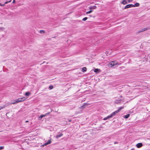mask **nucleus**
Wrapping results in <instances>:
<instances>
[{
  "label": "nucleus",
  "mask_w": 150,
  "mask_h": 150,
  "mask_svg": "<svg viewBox=\"0 0 150 150\" xmlns=\"http://www.w3.org/2000/svg\"><path fill=\"white\" fill-rule=\"evenodd\" d=\"M121 64L120 63H118L116 61H112L110 62L108 66L109 67H112L117 65H120Z\"/></svg>",
  "instance_id": "nucleus-1"
},
{
  "label": "nucleus",
  "mask_w": 150,
  "mask_h": 150,
  "mask_svg": "<svg viewBox=\"0 0 150 150\" xmlns=\"http://www.w3.org/2000/svg\"><path fill=\"white\" fill-rule=\"evenodd\" d=\"M27 98L25 97H23L19 98L16 100V103H19L25 100Z\"/></svg>",
  "instance_id": "nucleus-2"
},
{
  "label": "nucleus",
  "mask_w": 150,
  "mask_h": 150,
  "mask_svg": "<svg viewBox=\"0 0 150 150\" xmlns=\"http://www.w3.org/2000/svg\"><path fill=\"white\" fill-rule=\"evenodd\" d=\"M51 143V140H49L45 143L44 144L42 145V146H46L49 144H50Z\"/></svg>",
  "instance_id": "nucleus-3"
},
{
  "label": "nucleus",
  "mask_w": 150,
  "mask_h": 150,
  "mask_svg": "<svg viewBox=\"0 0 150 150\" xmlns=\"http://www.w3.org/2000/svg\"><path fill=\"white\" fill-rule=\"evenodd\" d=\"M133 6V4H128L124 8V9H125L127 8H129L130 7H132Z\"/></svg>",
  "instance_id": "nucleus-4"
},
{
  "label": "nucleus",
  "mask_w": 150,
  "mask_h": 150,
  "mask_svg": "<svg viewBox=\"0 0 150 150\" xmlns=\"http://www.w3.org/2000/svg\"><path fill=\"white\" fill-rule=\"evenodd\" d=\"M118 112L117 110L112 112L111 115H110V116L111 118H112L113 116H115V115Z\"/></svg>",
  "instance_id": "nucleus-5"
},
{
  "label": "nucleus",
  "mask_w": 150,
  "mask_h": 150,
  "mask_svg": "<svg viewBox=\"0 0 150 150\" xmlns=\"http://www.w3.org/2000/svg\"><path fill=\"white\" fill-rule=\"evenodd\" d=\"M148 30V28H144L143 29H142L140 30L138 32V33H140L141 32L144 31H146V30Z\"/></svg>",
  "instance_id": "nucleus-6"
},
{
  "label": "nucleus",
  "mask_w": 150,
  "mask_h": 150,
  "mask_svg": "<svg viewBox=\"0 0 150 150\" xmlns=\"http://www.w3.org/2000/svg\"><path fill=\"white\" fill-rule=\"evenodd\" d=\"M142 146V143H139L137 144V145L136 146L138 148H140L141 146Z\"/></svg>",
  "instance_id": "nucleus-7"
},
{
  "label": "nucleus",
  "mask_w": 150,
  "mask_h": 150,
  "mask_svg": "<svg viewBox=\"0 0 150 150\" xmlns=\"http://www.w3.org/2000/svg\"><path fill=\"white\" fill-rule=\"evenodd\" d=\"M96 8V6H91L89 7V9L90 10L95 9Z\"/></svg>",
  "instance_id": "nucleus-8"
},
{
  "label": "nucleus",
  "mask_w": 150,
  "mask_h": 150,
  "mask_svg": "<svg viewBox=\"0 0 150 150\" xmlns=\"http://www.w3.org/2000/svg\"><path fill=\"white\" fill-rule=\"evenodd\" d=\"M63 134L62 133H61L60 134L57 135L56 136V138L57 139H58V138L61 137L62 136Z\"/></svg>",
  "instance_id": "nucleus-9"
},
{
  "label": "nucleus",
  "mask_w": 150,
  "mask_h": 150,
  "mask_svg": "<svg viewBox=\"0 0 150 150\" xmlns=\"http://www.w3.org/2000/svg\"><path fill=\"white\" fill-rule=\"evenodd\" d=\"M94 71L96 73H98L100 71V69H95Z\"/></svg>",
  "instance_id": "nucleus-10"
},
{
  "label": "nucleus",
  "mask_w": 150,
  "mask_h": 150,
  "mask_svg": "<svg viewBox=\"0 0 150 150\" xmlns=\"http://www.w3.org/2000/svg\"><path fill=\"white\" fill-rule=\"evenodd\" d=\"M139 6V4L138 3H136L135 4L133 5V7H138Z\"/></svg>",
  "instance_id": "nucleus-11"
},
{
  "label": "nucleus",
  "mask_w": 150,
  "mask_h": 150,
  "mask_svg": "<svg viewBox=\"0 0 150 150\" xmlns=\"http://www.w3.org/2000/svg\"><path fill=\"white\" fill-rule=\"evenodd\" d=\"M121 3L125 5L127 4V3L126 0H123Z\"/></svg>",
  "instance_id": "nucleus-12"
},
{
  "label": "nucleus",
  "mask_w": 150,
  "mask_h": 150,
  "mask_svg": "<svg viewBox=\"0 0 150 150\" xmlns=\"http://www.w3.org/2000/svg\"><path fill=\"white\" fill-rule=\"evenodd\" d=\"M111 117H110V115L108 116L107 117H105L103 118V120H107V119H109V118H111Z\"/></svg>",
  "instance_id": "nucleus-13"
},
{
  "label": "nucleus",
  "mask_w": 150,
  "mask_h": 150,
  "mask_svg": "<svg viewBox=\"0 0 150 150\" xmlns=\"http://www.w3.org/2000/svg\"><path fill=\"white\" fill-rule=\"evenodd\" d=\"M86 69H87L86 68V67H84L82 68V71L83 72H84L86 71Z\"/></svg>",
  "instance_id": "nucleus-14"
},
{
  "label": "nucleus",
  "mask_w": 150,
  "mask_h": 150,
  "mask_svg": "<svg viewBox=\"0 0 150 150\" xmlns=\"http://www.w3.org/2000/svg\"><path fill=\"white\" fill-rule=\"evenodd\" d=\"M129 114H128L126 115H124L123 117L125 118H127L129 117Z\"/></svg>",
  "instance_id": "nucleus-15"
},
{
  "label": "nucleus",
  "mask_w": 150,
  "mask_h": 150,
  "mask_svg": "<svg viewBox=\"0 0 150 150\" xmlns=\"http://www.w3.org/2000/svg\"><path fill=\"white\" fill-rule=\"evenodd\" d=\"M124 108L123 107H120L119 109L117 110V111L118 112H119L122 109H123Z\"/></svg>",
  "instance_id": "nucleus-16"
},
{
  "label": "nucleus",
  "mask_w": 150,
  "mask_h": 150,
  "mask_svg": "<svg viewBox=\"0 0 150 150\" xmlns=\"http://www.w3.org/2000/svg\"><path fill=\"white\" fill-rule=\"evenodd\" d=\"M30 94V93L29 92H27L25 93V96H29Z\"/></svg>",
  "instance_id": "nucleus-17"
},
{
  "label": "nucleus",
  "mask_w": 150,
  "mask_h": 150,
  "mask_svg": "<svg viewBox=\"0 0 150 150\" xmlns=\"http://www.w3.org/2000/svg\"><path fill=\"white\" fill-rule=\"evenodd\" d=\"M43 117V115H40L39 117V119L40 120H41Z\"/></svg>",
  "instance_id": "nucleus-18"
},
{
  "label": "nucleus",
  "mask_w": 150,
  "mask_h": 150,
  "mask_svg": "<svg viewBox=\"0 0 150 150\" xmlns=\"http://www.w3.org/2000/svg\"><path fill=\"white\" fill-rule=\"evenodd\" d=\"M11 0H9L8 1H6L5 3V4H7V3H8L9 2H10L11 1Z\"/></svg>",
  "instance_id": "nucleus-19"
},
{
  "label": "nucleus",
  "mask_w": 150,
  "mask_h": 150,
  "mask_svg": "<svg viewBox=\"0 0 150 150\" xmlns=\"http://www.w3.org/2000/svg\"><path fill=\"white\" fill-rule=\"evenodd\" d=\"M92 12V10H90L89 11L87 12H86V14H88V13H91Z\"/></svg>",
  "instance_id": "nucleus-20"
},
{
  "label": "nucleus",
  "mask_w": 150,
  "mask_h": 150,
  "mask_svg": "<svg viewBox=\"0 0 150 150\" xmlns=\"http://www.w3.org/2000/svg\"><path fill=\"white\" fill-rule=\"evenodd\" d=\"M5 107V106H0V110H1V109L4 108Z\"/></svg>",
  "instance_id": "nucleus-21"
},
{
  "label": "nucleus",
  "mask_w": 150,
  "mask_h": 150,
  "mask_svg": "<svg viewBox=\"0 0 150 150\" xmlns=\"http://www.w3.org/2000/svg\"><path fill=\"white\" fill-rule=\"evenodd\" d=\"M87 18H88L87 17H85V18H83V19L82 20L83 21H85L87 20Z\"/></svg>",
  "instance_id": "nucleus-22"
},
{
  "label": "nucleus",
  "mask_w": 150,
  "mask_h": 150,
  "mask_svg": "<svg viewBox=\"0 0 150 150\" xmlns=\"http://www.w3.org/2000/svg\"><path fill=\"white\" fill-rule=\"evenodd\" d=\"M50 112H48V113L45 114V115H43V117L46 116L47 115H49L50 114Z\"/></svg>",
  "instance_id": "nucleus-23"
},
{
  "label": "nucleus",
  "mask_w": 150,
  "mask_h": 150,
  "mask_svg": "<svg viewBox=\"0 0 150 150\" xmlns=\"http://www.w3.org/2000/svg\"><path fill=\"white\" fill-rule=\"evenodd\" d=\"M40 33H45V31H44V30H41L40 31Z\"/></svg>",
  "instance_id": "nucleus-24"
},
{
  "label": "nucleus",
  "mask_w": 150,
  "mask_h": 150,
  "mask_svg": "<svg viewBox=\"0 0 150 150\" xmlns=\"http://www.w3.org/2000/svg\"><path fill=\"white\" fill-rule=\"evenodd\" d=\"M53 88V86H49V88L50 89H52Z\"/></svg>",
  "instance_id": "nucleus-25"
},
{
  "label": "nucleus",
  "mask_w": 150,
  "mask_h": 150,
  "mask_svg": "<svg viewBox=\"0 0 150 150\" xmlns=\"http://www.w3.org/2000/svg\"><path fill=\"white\" fill-rule=\"evenodd\" d=\"M16 103V100L14 101V102L12 103L11 104H15V103Z\"/></svg>",
  "instance_id": "nucleus-26"
},
{
  "label": "nucleus",
  "mask_w": 150,
  "mask_h": 150,
  "mask_svg": "<svg viewBox=\"0 0 150 150\" xmlns=\"http://www.w3.org/2000/svg\"><path fill=\"white\" fill-rule=\"evenodd\" d=\"M4 148L3 146H0V150Z\"/></svg>",
  "instance_id": "nucleus-27"
},
{
  "label": "nucleus",
  "mask_w": 150,
  "mask_h": 150,
  "mask_svg": "<svg viewBox=\"0 0 150 150\" xmlns=\"http://www.w3.org/2000/svg\"><path fill=\"white\" fill-rule=\"evenodd\" d=\"M132 1H133V0H128V2L129 3V2H131Z\"/></svg>",
  "instance_id": "nucleus-28"
},
{
  "label": "nucleus",
  "mask_w": 150,
  "mask_h": 150,
  "mask_svg": "<svg viewBox=\"0 0 150 150\" xmlns=\"http://www.w3.org/2000/svg\"><path fill=\"white\" fill-rule=\"evenodd\" d=\"M5 5V4H2L0 3V6H4Z\"/></svg>",
  "instance_id": "nucleus-29"
},
{
  "label": "nucleus",
  "mask_w": 150,
  "mask_h": 150,
  "mask_svg": "<svg viewBox=\"0 0 150 150\" xmlns=\"http://www.w3.org/2000/svg\"><path fill=\"white\" fill-rule=\"evenodd\" d=\"M15 3V0H13L12 2L13 3Z\"/></svg>",
  "instance_id": "nucleus-30"
},
{
  "label": "nucleus",
  "mask_w": 150,
  "mask_h": 150,
  "mask_svg": "<svg viewBox=\"0 0 150 150\" xmlns=\"http://www.w3.org/2000/svg\"><path fill=\"white\" fill-rule=\"evenodd\" d=\"M0 28L1 29H4V28Z\"/></svg>",
  "instance_id": "nucleus-31"
},
{
  "label": "nucleus",
  "mask_w": 150,
  "mask_h": 150,
  "mask_svg": "<svg viewBox=\"0 0 150 150\" xmlns=\"http://www.w3.org/2000/svg\"><path fill=\"white\" fill-rule=\"evenodd\" d=\"M71 121V120H69V122H70Z\"/></svg>",
  "instance_id": "nucleus-32"
},
{
  "label": "nucleus",
  "mask_w": 150,
  "mask_h": 150,
  "mask_svg": "<svg viewBox=\"0 0 150 150\" xmlns=\"http://www.w3.org/2000/svg\"><path fill=\"white\" fill-rule=\"evenodd\" d=\"M28 122V121H26L25 122Z\"/></svg>",
  "instance_id": "nucleus-33"
}]
</instances>
